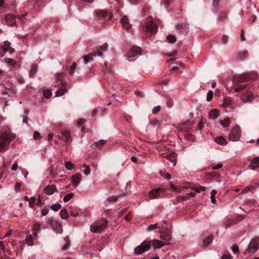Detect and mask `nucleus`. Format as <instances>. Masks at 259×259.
Masks as SVG:
<instances>
[{
    "label": "nucleus",
    "instance_id": "obj_26",
    "mask_svg": "<svg viewBox=\"0 0 259 259\" xmlns=\"http://www.w3.org/2000/svg\"><path fill=\"white\" fill-rule=\"evenodd\" d=\"M217 193V191L213 189L211 192V196H210V199L211 202L212 203H215L216 202L215 198V195Z\"/></svg>",
    "mask_w": 259,
    "mask_h": 259
},
{
    "label": "nucleus",
    "instance_id": "obj_23",
    "mask_svg": "<svg viewBox=\"0 0 259 259\" xmlns=\"http://www.w3.org/2000/svg\"><path fill=\"white\" fill-rule=\"evenodd\" d=\"M44 95L47 99H49L52 96V92L50 90L45 89L44 90Z\"/></svg>",
    "mask_w": 259,
    "mask_h": 259
},
{
    "label": "nucleus",
    "instance_id": "obj_43",
    "mask_svg": "<svg viewBox=\"0 0 259 259\" xmlns=\"http://www.w3.org/2000/svg\"><path fill=\"white\" fill-rule=\"evenodd\" d=\"M252 187V186H247L245 188H244V189L241 191V192L242 193L247 192L250 190V189Z\"/></svg>",
    "mask_w": 259,
    "mask_h": 259
},
{
    "label": "nucleus",
    "instance_id": "obj_62",
    "mask_svg": "<svg viewBox=\"0 0 259 259\" xmlns=\"http://www.w3.org/2000/svg\"><path fill=\"white\" fill-rule=\"evenodd\" d=\"M188 195H189L192 197H194L195 196V193L193 192H190V193L188 194Z\"/></svg>",
    "mask_w": 259,
    "mask_h": 259
},
{
    "label": "nucleus",
    "instance_id": "obj_18",
    "mask_svg": "<svg viewBox=\"0 0 259 259\" xmlns=\"http://www.w3.org/2000/svg\"><path fill=\"white\" fill-rule=\"evenodd\" d=\"M62 134L63 135V140L68 141L69 140L70 137V135L69 132L68 131H62Z\"/></svg>",
    "mask_w": 259,
    "mask_h": 259
},
{
    "label": "nucleus",
    "instance_id": "obj_48",
    "mask_svg": "<svg viewBox=\"0 0 259 259\" xmlns=\"http://www.w3.org/2000/svg\"><path fill=\"white\" fill-rule=\"evenodd\" d=\"M34 202V198L33 197H31L30 199V200L29 201V205H30V207L32 206Z\"/></svg>",
    "mask_w": 259,
    "mask_h": 259
},
{
    "label": "nucleus",
    "instance_id": "obj_2",
    "mask_svg": "<svg viewBox=\"0 0 259 259\" xmlns=\"http://www.w3.org/2000/svg\"><path fill=\"white\" fill-rule=\"evenodd\" d=\"M107 224L105 220L97 221L90 227V230L93 233H98L105 228Z\"/></svg>",
    "mask_w": 259,
    "mask_h": 259
},
{
    "label": "nucleus",
    "instance_id": "obj_29",
    "mask_svg": "<svg viewBox=\"0 0 259 259\" xmlns=\"http://www.w3.org/2000/svg\"><path fill=\"white\" fill-rule=\"evenodd\" d=\"M33 138L35 140H38L41 139V136L39 133L37 131H35L33 133Z\"/></svg>",
    "mask_w": 259,
    "mask_h": 259
},
{
    "label": "nucleus",
    "instance_id": "obj_61",
    "mask_svg": "<svg viewBox=\"0 0 259 259\" xmlns=\"http://www.w3.org/2000/svg\"><path fill=\"white\" fill-rule=\"evenodd\" d=\"M11 231H9V232H8L6 234V235H5V236H4V237H8V236H9L11 235Z\"/></svg>",
    "mask_w": 259,
    "mask_h": 259
},
{
    "label": "nucleus",
    "instance_id": "obj_60",
    "mask_svg": "<svg viewBox=\"0 0 259 259\" xmlns=\"http://www.w3.org/2000/svg\"><path fill=\"white\" fill-rule=\"evenodd\" d=\"M131 160L134 162H136L137 161V159L135 156H132L131 157Z\"/></svg>",
    "mask_w": 259,
    "mask_h": 259
},
{
    "label": "nucleus",
    "instance_id": "obj_41",
    "mask_svg": "<svg viewBox=\"0 0 259 259\" xmlns=\"http://www.w3.org/2000/svg\"><path fill=\"white\" fill-rule=\"evenodd\" d=\"M160 110V106H156L153 108L152 109V113L154 114H155L157 113Z\"/></svg>",
    "mask_w": 259,
    "mask_h": 259
},
{
    "label": "nucleus",
    "instance_id": "obj_36",
    "mask_svg": "<svg viewBox=\"0 0 259 259\" xmlns=\"http://www.w3.org/2000/svg\"><path fill=\"white\" fill-rule=\"evenodd\" d=\"M251 96H252V94L251 93H247V99H245L244 98H243V100L245 102H250L251 101Z\"/></svg>",
    "mask_w": 259,
    "mask_h": 259
},
{
    "label": "nucleus",
    "instance_id": "obj_59",
    "mask_svg": "<svg viewBox=\"0 0 259 259\" xmlns=\"http://www.w3.org/2000/svg\"><path fill=\"white\" fill-rule=\"evenodd\" d=\"M0 249H1L2 250H4V245L3 242H0Z\"/></svg>",
    "mask_w": 259,
    "mask_h": 259
},
{
    "label": "nucleus",
    "instance_id": "obj_52",
    "mask_svg": "<svg viewBox=\"0 0 259 259\" xmlns=\"http://www.w3.org/2000/svg\"><path fill=\"white\" fill-rule=\"evenodd\" d=\"M100 49L102 50V51H107V45H104L100 47Z\"/></svg>",
    "mask_w": 259,
    "mask_h": 259
},
{
    "label": "nucleus",
    "instance_id": "obj_5",
    "mask_svg": "<svg viewBox=\"0 0 259 259\" xmlns=\"http://www.w3.org/2000/svg\"><path fill=\"white\" fill-rule=\"evenodd\" d=\"M259 247V238H255L252 239L248 247V250L249 252L253 253L255 252L258 248Z\"/></svg>",
    "mask_w": 259,
    "mask_h": 259
},
{
    "label": "nucleus",
    "instance_id": "obj_42",
    "mask_svg": "<svg viewBox=\"0 0 259 259\" xmlns=\"http://www.w3.org/2000/svg\"><path fill=\"white\" fill-rule=\"evenodd\" d=\"M252 164H259V157H255L251 161Z\"/></svg>",
    "mask_w": 259,
    "mask_h": 259
},
{
    "label": "nucleus",
    "instance_id": "obj_58",
    "mask_svg": "<svg viewBox=\"0 0 259 259\" xmlns=\"http://www.w3.org/2000/svg\"><path fill=\"white\" fill-rule=\"evenodd\" d=\"M228 39V37L227 36H223L222 38V40L224 41V43H226Z\"/></svg>",
    "mask_w": 259,
    "mask_h": 259
},
{
    "label": "nucleus",
    "instance_id": "obj_33",
    "mask_svg": "<svg viewBox=\"0 0 259 259\" xmlns=\"http://www.w3.org/2000/svg\"><path fill=\"white\" fill-rule=\"evenodd\" d=\"M6 61L10 66L13 67L15 64V61L11 59H6Z\"/></svg>",
    "mask_w": 259,
    "mask_h": 259
},
{
    "label": "nucleus",
    "instance_id": "obj_16",
    "mask_svg": "<svg viewBox=\"0 0 259 259\" xmlns=\"http://www.w3.org/2000/svg\"><path fill=\"white\" fill-rule=\"evenodd\" d=\"M219 115V113L218 111L214 109L212 110L209 113V118L210 119H216Z\"/></svg>",
    "mask_w": 259,
    "mask_h": 259
},
{
    "label": "nucleus",
    "instance_id": "obj_49",
    "mask_svg": "<svg viewBox=\"0 0 259 259\" xmlns=\"http://www.w3.org/2000/svg\"><path fill=\"white\" fill-rule=\"evenodd\" d=\"M222 259H232L230 255H224L222 256Z\"/></svg>",
    "mask_w": 259,
    "mask_h": 259
},
{
    "label": "nucleus",
    "instance_id": "obj_1",
    "mask_svg": "<svg viewBox=\"0 0 259 259\" xmlns=\"http://www.w3.org/2000/svg\"><path fill=\"white\" fill-rule=\"evenodd\" d=\"M151 241H144L140 245L135 248L134 252L136 254H141L145 251H148L151 248Z\"/></svg>",
    "mask_w": 259,
    "mask_h": 259
},
{
    "label": "nucleus",
    "instance_id": "obj_11",
    "mask_svg": "<svg viewBox=\"0 0 259 259\" xmlns=\"http://www.w3.org/2000/svg\"><path fill=\"white\" fill-rule=\"evenodd\" d=\"M168 243H164L158 240L154 239L152 241V245L155 248H160L162 246L167 245Z\"/></svg>",
    "mask_w": 259,
    "mask_h": 259
},
{
    "label": "nucleus",
    "instance_id": "obj_34",
    "mask_svg": "<svg viewBox=\"0 0 259 259\" xmlns=\"http://www.w3.org/2000/svg\"><path fill=\"white\" fill-rule=\"evenodd\" d=\"M212 97H213L212 92L210 91V92H208V93L207 94V101L208 102L210 101L212 99Z\"/></svg>",
    "mask_w": 259,
    "mask_h": 259
},
{
    "label": "nucleus",
    "instance_id": "obj_22",
    "mask_svg": "<svg viewBox=\"0 0 259 259\" xmlns=\"http://www.w3.org/2000/svg\"><path fill=\"white\" fill-rule=\"evenodd\" d=\"M230 123V120L228 118H225L223 120L221 121V123L224 127H228Z\"/></svg>",
    "mask_w": 259,
    "mask_h": 259
},
{
    "label": "nucleus",
    "instance_id": "obj_27",
    "mask_svg": "<svg viewBox=\"0 0 259 259\" xmlns=\"http://www.w3.org/2000/svg\"><path fill=\"white\" fill-rule=\"evenodd\" d=\"M40 229L39 225L38 224H35L32 229L33 234L35 237L37 236L36 231L39 230Z\"/></svg>",
    "mask_w": 259,
    "mask_h": 259
},
{
    "label": "nucleus",
    "instance_id": "obj_15",
    "mask_svg": "<svg viewBox=\"0 0 259 259\" xmlns=\"http://www.w3.org/2000/svg\"><path fill=\"white\" fill-rule=\"evenodd\" d=\"M156 25L153 23L149 24L147 26V31L149 32L154 33L156 32Z\"/></svg>",
    "mask_w": 259,
    "mask_h": 259
},
{
    "label": "nucleus",
    "instance_id": "obj_20",
    "mask_svg": "<svg viewBox=\"0 0 259 259\" xmlns=\"http://www.w3.org/2000/svg\"><path fill=\"white\" fill-rule=\"evenodd\" d=\"M192 189L196 191L197 193H200L201 191H205L206 190V188L204 186H199V187H193Z\"/></svg>",
    "mask_w": 259,
    "mask_h": 259
},
{
    "label": "nucleus",
    "instance_id": "obj_24",
    "mask_svg": "<svg viewBox=\"0 0 259 259\" xmlns=\"http://www.w3.org/2000/svg\"><path fill=\"white\" fill-rule=\"evenodd\" d=\"M212 238L211 237H207L204 240L203 242V246L204 247L208 246L212 242Z\"/></svg>",
    "mask_w": 259,
    "mask_h": 259
},
{
    "label": "nucleus",
    "instance_id": "obj_25",
    "mask_svg": "<svg viewBox=\"0 0 259 259\" xmlns=\"http://www.w3.org/2000/svg\"><path fill=\"white\" fill-rule=\"evenodd\" d=\"M64 241L65 242V244L63 246V250H66L70 246V242H69V241L68 237H65L64 238Z\"/></svg>",
    "mask_w": 259,
    "mask_h": 259
},
{
    "label": "nucleus",
    "instance_id": "obj_45",
    "mask_svg": "<svg viewBox=\"0 0 259 259\" xmlns=\"http://www.w3.org/2000/svg\"><path fill=\"white\" fill-rule=\"evenodd\" d=\"M18 166L17 163H14L11 166V169L13 171H16L18 169Z\"/></svg>",
    "mask_w": 259,
    "mask_h": 259
},
{
    "label": "nucleus",
    "instance_id": "obj_55",
    "mask_svg": "<svg viewBox=\"0 0 259 259\" xmlns=\"http://www.w3.org/2000/svg\"><path fill=\"white\" fill-rule=\"evenodd\" d=\"M84 120L83 119H79L77 120V123L78 124H81L83 123H84Z\"/></svg>",
    "mask_w": 259,
    "mask_h": 259
},
{
    "label": "nucleus",
    "instance_id": "obj_6",
    "mask_svg": "<svg viewBox=\"0 0 259 259\" xmlns=\"http://www.w3.org/2000/svg\"><path fill=\"white\" fill-rule=\"evenodd\" d=\"M160 238L161 239L169 241L171 239V232L169 230H165L164 231H160Z\"/></svg>",
    "mask_w": 259,
    "mask_h": 259
},
{
    "label": "nucleus",
    "instance_id": "obj_19",
    "mask_svg": "<svg viewBox=\"0 0 259 259\" xmlns=\"http://www.w3.org/2000/svg\"><path fill=\"white\" fill-rule=\"evenodd\" d=\"M83 168H84V169L82 170L83 174L87 176L90 175L91 173V169L90 166L84 164L83 165Z\"/></svg>",
    "mask_w": 259,
    "mask_h": 259
},
{
    "label": "nucleus",
    "instance_id": "obj_56",
    "mask_svg": "<svg viewBox=\"0 0 259 259\" xmlns=\"http://www.w3.org/2000/svg\"><path fill=\"white\" fill-rule=\"evenodd\" d=\"M54 135L53 134L50 133L48 135V140L49 141L51 140L53 138Z\"/></svg>",
    "mask_w": 259,
    "mask_h": 259
},
{
    "label": "nucleus",
    "instance_id": "obj_28",
    "mask_svg": "<svg viewBox=\"0 0 259 259\" xmlns=\"http://www.w3.org/2000/svg\"><path fill=\"white\" fill-rule=\"evenodd\" d=\"M167 40L169 42L173 43L176 40V38L174 35L169 34L167 36Z\"/></svg>",
    "mask_w": 259,
    "mask_h": 259
},
{
    "label": "nucleus",
    "instance_id": "obj_44",
    "mask_svg": "<svg viewBox=\"0 0 259 259\" xmlns=\"http://www.w3.org/2000/svg\"><path fill=\"white\" fill-rule=\"evenodd\" d=\"M223 166V165L221 163H218L216 166L212 167L211 169L213 170L218 169L221 168Z\"/></svg>",
    "mask_w": 259,
    "mask_h": 259
},
{
    "label": "nucleus",
    "instance_id": "obj_54",
    "mask_svg": "<svg viewBox=\"0 0 259 259\" xmlns=\"http://www.w3.org/2000/svg\"><path fill=\"white\" fill-rule=\"evenodd\" d=\"M5 146V141L3 142H0V150L2 149Z\"/></svg>",
    "mask_w": 259,
    "mask_h": 259
},
{
    "label": "nucleus",
    "instance_id": "obj_47",
    "mask_svg": "<svg viewBox=\"0 0 259 259\" xmlns=\"http://www.w3.org/2000/svg\"><path fill=\"white\" fill-rule=\"evenodd\" d=\"M105 143V141L103 140H101L100 141H99V142H97L96 144L97 145V146H100V145H103Z\"/></svg>",
    "mask_w": 259,
    "mask_h": 259
},
{
    "label": "nucleus",
    "instance_id": "obj_31",
    "mask_svg": "<svg viewBox=\"0 0 259 259\" xmlns=\"http://www.w3.org/2000/svg\"><path fill=\"white\" fill-rule=\"evenodd\" d=\"M65 166L67 169L71 170L73 167L74 165L70 161H67L65 163Z\"/></svg>",
    "mask_w": 259,
    "mask_h": 259
},
{
    "label": "nucleus",
    "instance_id": "obj_32",
    "mask_svg": "<svg viewBox=\"0 0 259 259\" xmlns=\"http://www.w3.org/2000/svg\"><path fill=\"white\" fill-rule=\"evenodd\" d=\"M61 207V205L58 203L53 204L51 206V208L54 211H57Z\"/></svg>",
    "mask_w": 259,
    "mask_h": 259
},
{
    "label": "nucleus",
    "instance_id": "obj_50",
    "mask_svg": "<svg viewBox=\"0 0 259 259\" xmlns=\"http://www.w3.org/2000/svg\"><path fill=\"white\" fill-rule=\"evenodd\" d=\"M163 177L167 180H169L170 179V176L168 173L164 174Z\"/></svg>",
    "mask_w": 259,
    "mask_h": 259
},
{
    "label": "nucleus",
    "instance_id": "obj_38",
    "mask_svg": "<svg viewBox=\"0 0 259 259\" xmlns=\"http://www.w3.org/2000/svg\"><path fill=\"white\" fill-rule=\"evenodd\" d=\"M231 249H232V251L234 253H236V252L239 251V247L236 245H233L231 247Z\"/></svg>",
    "mask_w": 259,
    "mask_h": 259
},
{
    "label": "nucleus",
    "instance_id": "obj_51",
    "mask_svg": "<svg viewBox=\"0 0 259 259\" xmlns=\"http://www.w3.org/2000/svg\"><path fill=\"white\" fill-rule=\"evenodd\" d=\"M102 55V52L98 51L97 52L94 53V56H101Z\"/></svg>",
    "mask_w": 259,
    "mask_h": 259
},
{
    "label": "nucleus",
    "instance_id": "obj_8",
    "mask_svg": "<svg viewBox=\"0 0 259 259\" xmlns=\"http://www.w3.org/2000/svg\"><path fill=\"white\" fill-rule=\"evenodd\" d=\"M120 23L123 27L126 29H128L131 27V24L129 23L128 18L125 16L121 18Z\"/></svg>",
    "mask_w": 259,
    "mask_h": 259
},
{
    "label": "nucleus",
    "instance_id": "obj_40",
    "mask_svg": "<svg viewBox=\"0 0 259 259\" xmlns=\"http://www.w3.org/2000/svg\"><path fill=\"white\" fill-rule=\"evenodd\" d=\"M76 66L77 65L75 63H73L70 67V70L69 71L72 73H73L74 70L76 67Z\"/></svg>",
    "mask_w": 259,
    "mask_h": 259
},
{
    "label": "nucleus",
    "instance_id": "obj_7",
    "mask_svg": "<svg viewBox=\"0 0 259 259\" xmlns=\"http://www.w3.org/2000/svg\"><path fill=\"white\" fill-rule=\"evenodd\" d=\"M162 191V190L160 188L153 189L150 191L149 193V196L151 198H155L158 197L160 193Z\"/></svg>",
    "mask_w": 259,
    "mask_h": 259
},
{
    "label": "nucleus",
    "instance_id": "obj_30",
    "mask_svg": "<svg viewBox=\"0 0 259 259\" xmlns=\"http://www.w3.org/2000/svg\"><path fill=\"white\" fill-rule=\"evenodd\" d=\"M73 196V193H69L64 197L63 200L65 202H67L72 198Z\"/></svg>",
    "mask_w": 259,
    "mask_h": 259
},
{
    "label": "nucleus",
    "instance_id": "obj_37",
    "mask_svg": "<svg viewBox=\"0 0 259 259\" xmlns=\"http://www.w3.org/2000/svg\"><path fill=\"white\" fill-rule=\"evenodd\" d=\"M118 199V197L116 196H110L108 198V200L109 201V202H114V201H116Z\"/></svg>",
    "mask_w": 259,
    "mask_h": 259
},
{
    "label": "nucleus",
    "instance_id": "obj_57",
    "mask_svg": "<svg viewBox=\"0 0 259 259\" xmlns=\"http://www.w3.org/2000/svg\"><path fill=\"white\" fill-rule=\"evenodd\" d=\"M83 59H84L85 63L87 64L88 63V62L89 61V57H88L87 56H84Z\"/></svg>",
    "mask_w": 259,
    "mask_h": 259
},
{
    "label": "nucleus",
    "instance_id": "obj_12",
    "mask_svg": "<svg viewBox=\"0 0 259 259\" xmlns=\"http://www.w3.org/2000/svg\"><path fill=\"white\" fill-rule=\"evenodd\" d=\"M56 188L54 185H49L45 189V192L48 195H52L56 190Z\"/></svg>",
    "mask_w": 259,
    "mask_h": 259
},
{
    "label": "nucleus",
    "instance_id": "obj_39",
    "mask_svg": "<svg viewBox=\"0 0 259 259\" xmlns=\"http://www.w3.org/2000/svg\"><path fill=\"white\" fill-rule=\"evenodd\" d=\"M26 241H27V244L28 245H29V246L32 245V239H31V237L30 236L27 237Z\"/></svg>",
    "mask_w": 259,
    "mask_h": 259
},
{
    "label": "nucleus",
    "instance_id": "obj_4",
    "mask_svg": "<svg viewBox=\"0 0 259 259\" xmlns=\"http://www.w3.org/2000/svg\"><path fill=\"white\" fill-rule=\"evenodd\" d=\"M141 51L140 48L138 47H133L131 48L130 51L126 54V57L128 61H133L132 59H130V58H133L138 55ZM134 59H133L134 60Z\"/></svg>",
    "mask_w": 259,
    "mask_h": 259
},
{
    "label": "nucleus",
    "instance_id": "obj_64",
    "mask_svg": "<svg viewBox=\"0 0 259 259\" xmlns=\"http://www.w3.org/2000/svg\"><path fill=\"white\" fill-rule=\"evenodd\" d=\"M23 121L24 123H27V119L26 117H24L23 119Z\"/></svg>",
    "mask_w": 259,
    "mask_h": 259
},
{
    "label": "nucleus",
    "instance_id": "obj_3",
    "mask_svg": "<svg viewBox=\"0 0 259 259\" xmlns=\"http://www.w3.org/2000/svg\"><path fill=\"white\" fill-rule=\"evenodd\" d=\"M241 131L238 127H235L232 129L229 134V138L233 141H238L241 137Z\"/></svg>",
    "mask_w": 259,
    "mask_h": 259
},
{
    "label": "nucleus",
    "instance_id": "obj_63",
    "mask_svg": "<svg viewBox=\"0 0 259 259\" xmlns=\"http://www.w3.org/2000/svg\"><path fill=\"white\" fill-rule=\"evenodd\" d=\"M83 1L84 2H85L86 3H88L89 4L92 3L94 1V0H83Z\"/></svg>",
    "mask_w": 259,
    "mask_h": 259
},
{
    "label": "nucleus",
    "instance_id": "obj_46",
    "mask_svg": "<svg viewBox=\"0 0 259 259\" xmlns=\"http://www.w3.org/2000/svg\"><path fill=\"white\" fill-rule=\"evenodd\" d=\"M70 213V215L73 217H76L78 215V213L77 212L74 211H71Z\"/></svg>",
    "mask_w": 259,
    "mask_h": 259
},
{
    "label": "nucleus",
    "instance_id": "obj_21",
    "mask_svg": "<svg viewBox=\"0 0 259 259\" xmlns=\"http://www.w3.org/2000/svg\"><path fill=\"white\" fill-rule=\"evenodd\" d=\"M60 217L63 219H66L68 217V213L66 209H62L60 211Z\"/></svg>",
    "mask_w": 259,
    "mask_h": 259
},
{
    "label": "nucleus",
    "instance_id": "obj_17",
    "mask_svg": "<svg viewBox=\"0 0 259 259\" xmlns=\"http://www.w3.org/2000/svg\"><path fill=\"white\" fill-rule=\"evenodd\" d=\"M66 88L62 86L61 88H59V89L56 92V96L57 97H61V96L65 94L66 92Z\"/></svg>",
    "mask_w": 259,
    "mask_h": 259
},
{
    "label": "nucleus",
    "instance_id": "obj_10",
    "mask_svg": "<svg viewBox=\"0 0 259 259\" xmlns=\"http://www.w3.org/2000/svg\"><path fill=\"white\" fill-rule=\"evenodd\" d=\"M214 140L217 144L222 146L226 145L228 143L226 139L222 136L216 137Z\"/></svg>",
    "mask_w": 259,
    "mask_h": 259
},
{
    "label": "nucleus",
    "instance_id": "obj_13",
    "mask_svg": "<svg viewBox=\"0 0 259 259\" xmlns=\"http://www.w3.org/2000/svg\"><path fill=\"white\" fill-rule=\"evenodd\" d=\"M6 20L8 25L10 26H13L16 22L15 17L12 15L7 16L6 17Z\"/></svg>",
    "mask_w": 259,
    "mask_h": 259
},
{
    "label": "nucleus",
    "instance_id": "obj_35",
    "mask_svg": "<svg viewBox=\"0 0 259 259\" xmlns=\"http://www.w3.org/2000/svg\"><path fill=\"white\" fill-rule=\"evenodd\" d=\"M157 227L156 224L151 225L147 227V229L148 231H151L152 230L157 228Z\"/></svg>",
    "mask_w": 259,
    "mask_h": 259
},
{
    "label": "nucleus",
    "instance_id": "obj_14",
    "mask_svg": "<svg viewBox=\"0 0 259 259\" xmlns=\"http://www.w3.org/2000/svg\"><path fill=\"white\" fill-rule=\"evenodd\" d=\"M176 157L177 155L175 152H171L169 154L166 155L167 159L172 163H174V165H176Z\"/></svg>",
    "mask_w": 259,
    "mask_h": 259
},
{
    "label": "nucleus",
    "instance_id": "obj_9",
    "mask_svg": "<svg viewBox=\"0 0 259 259\" xmlns=\"http://www.w3.org/2000/svg\"><path fill=\"white\" fill-rule=\"evenodd\" d=\"M81 176L80 174L74 175L72 178V181L74 185L78 186L81 182Z\"/></svg>",
    "mask_w": 259,
    "mask_h": 259
},
{
    "label": "nucleus",
    "instance_id": "obj_53",
    "mask_svg": "<svg viewBox=\"0 0 259 259\" xmlns=\"http://www.w3.org/2000/svg\"><path fill=\"white\" fill-rule=\"evenodd\" d=\"M21 186V183H16V184L15 185V189H19L20 188Z\"/></svg>",
    "mask_w": 259,
    "mask_h": 259
}]
</instances>
